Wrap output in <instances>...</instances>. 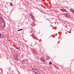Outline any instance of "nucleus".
<instances>
[{"label":"nucleus","instance_id":"nucleus-17","mask_svg":"<svg viewBox=\"0 0 74 74\" xmlns=\"http://www.w3.org/2000/svg\"><path fill=\"white\" fill-rule=\"evenodd\" d=\"M72 12H73V14H74V10H72Z\"/></svg>","mask_w":74,"mask_h":74},{"label":"nucleus","instance_id":"nucleus-15","mask_svg":"<svg viewBox=\"0 0 74 74\" xmlns=\"http://www.w3.org/2000/svg\"><path fill=\"white\" fill-rule=\"evenodd\" d=\"M44 59V57H41V58H40V59Z\"/></svg>","mask_w":74,"mask_h":74},{"label":"nucleus","instance_id":"nucleus-11","mask_svg":"<svg viewBox=\"0 0 74 74\" xmlns=\"http://www.w3.org/2000/svg\"><path fill=\"white\" fill-rule=\"evenodd\" d=\"M23 30V29H20L18 30V32H19V31H21V30Z\"/></svg>","mask_w":74,"mask_h":74},{"label":"nucleus","instance_id":"nucleus-14","mask_svg":"<svg viewBox=\"0 0 74 74\" xmlns=\"http://www.w3.org/2000/svg\"><path fill=\"white\" fill-rule=\"evenodd\" d=\"M32 70H35V69H34V68H32Z\"/></svg>","mask_w":74,"mask_h":74},{"label":"nucleus","instance_id":"nucleus-2","mask_svg":"<svg viewBox=\"0 0 74 74\" xmlns=\"http://www.w3.org/2000/svg\"><path fill=\"white\" fill-rule=\"evenodd\" d=\"M65 17L66 18H70V15L69 14V13H65Z\"/></svg>","mask_w":74,"mask_h":74},{"label":"nucleus","instance_id":"nucleus-8","mask_svg":"<svg viewBox=\"0 0 74 74\" xmlns=\"http://www.w3.org/2000/svg\"><path fill=\"white\" fill-rule=\"evenodd\" d=\"M46 58L47 59V60H48V59H49V57L48 56H47V57H46Z\"/></svg>","mask_w":74,"mask_h":74},{"label":"nucleus","instance_id":"nucleus-6","mask_svg":"<svg viewBox=\"0 0 74 74\" xmlns=\"http://www.w3.org/2000/svg\"><path fill=\"white\" fill-rule=\"evenodd\" d=\"M40 60L42 62H45V59H41Z\"/></svg>","mask_w":74,"mask_h":74},{"label":"nucleus","instance_id":"nucleus-24","mask_svg":"<svg viewBox=\"0 0 74 74\" xmlns=\"http://www.w3.org/2000/svg\"><path fill=\"white\" fill-rule=\"evenodd\" d=\"M31 36H32V35H31Z\"/></svg>","mask_w":74,"mask_h":74},{"label":"nucleus","instance_id":"nucleus-20","mask_svg":"<svg viewBox=\"0 0 74 74\" xmlns=\"http://www.w3.org/2000/svg\"><path fill=\"white\" fill-rule=\"evenodd\" d=\"M73 9H71V10H70V11H73Z\"/></svg>","mask_w":74,"mask_h":74},{"label":"nucleus","instance_id":"nucleus-23","mask_svg":"<svg viewBox=\"0 0 74 74\" xmlns=\"http://www.w3.org/2000/svg\"><path fill=\"white\" fill-rule=\"evenodd\" d=\"M32 38H34V37H33V36H32Z\"/></svg>","mask_w":74,"mask_h":74},{"label":"nucleus","instance_id":"nucleus-10","mask_svg":"<svg viewBox=\"0 0 74 74\" xmlns=\"http://www.w3.org/2000/svg\"><path fill=\"white\" fill-rule=\"evenodd\" d=\"M29 15L30 16H30L32 15V14L30 13H29Z\"/></svg>","mask_w":74,"mask_h":74},{"label":"nucleus","instance_id":"nucleus-5","mask_svg":"<svg viewBox=\"0 0 74 74\" xmlns=\"http://www.w3.org/2000/svg\"><path fill=\"white\" fill-rule=\"evenodd\" d=\"M30 17L32 19H34L35 18L34 17L33 15H32L31 16H30Z\"/></svg>","mask_w":74,"mask_h":74},{"label":"nucleus","instance_id":"nucleus-13","mask_svg":"<svg viewBox=\"0 0 74 74\" xmlns=\"http://www.w3.org/2000/svg\"><path fill=\"white\" fill-rule=\"evenodd\" d=\"M49 63V64H52V62H50Z\"/></svg>","mask_w":74,"mask_h":74},{"label":"nucleus","instance_id":"nucleus-19","mask_svg":"<svg viewBox=\"0 0 74 74\" xmlns=\"http://www.w3.org/2000/svg\"><path fill=\"white\" fill-rule=\"evenodd\" d=\"M22 62H23V63H24L25 61H23V60H22Z\"/></svg>","mask_w":74,"mask_h":74},{"label":"nucleus","instance_id":"nucleus-1","mask_svg":"<svg viewBox=\"0 0 74 74\" xmlns=\"http://www.w3.org/2000/svg\"><path fill=\"white\" fill-rule=\"evenodd\" d=\"M3 24H4V28H5V23L3 18L2 17H0V27H2Z\"/></svg>","mask_w":74,"mask_h":74},{"label":"nucleus","instance_id":"nucleus-22","mask_svg":"<svg viewBox=\"0 0 74 74\" xmlns=\"http://www.w3.org/2000/svg\"><path fill=\"white\" fill-rule=\"evenodd\" d=\"M16 49H18V47H16Z\"/></svg>","mask_w":74,"mask_h":74},{"label":"nucleus","instance_id":"nucleus-3","mask_svg":"<svg viewBox=\"0 0 74 74\" xmlns=\"http://www.w3.org/2000/svg\"><path fill=\"white\" fill-rule=\"evenodd\" d=\"M34 73L36 74H40V72L38 71L37 70H36L35 71H34Z\"/></svg>","mask_w":74,"mask_h":74},{"label":"nucleus","instance_id":"nucleus-9","mask_svg":"<svg viewBox=\"0 0 74 74\" xmlns=\"http://www.w3.org/2000/svg\"><path fill=\"white\" fill-rule=\"evenodd\" d=\"M63 11H64L65 12H67V11H66V9H63Z\"/></svg>","mask_w":74,"mask_h":74},{"label":"nucleus","instance_id":"nucleus-16","mask_svg":"<svg viewBox=\"0 0 74 74\" xmlns=\"http://www.w3.org/2000/svg\"><path fill=\"white\" fill-rule=\"evenodd\" d=\"M16 60H19V59H18V58H16Z\"/></svg>","mask_w":74,"mask_h":74},{"label":"nucleus","instance_id":"nucleus-25","mask_svg":"<svg viewBox=\"0 0 74 74\" xmlns=\"http://www.w3.org/2000/svg\"><path fill=\"white\" fill-rule=\"evenodd\" d=\"M34 38V39H35V38Z\"/></svg>","mask_w":74,"mask_h":74},{"label":"nucleus","instance_id":"nucleus-7","mask_svg":"<svg viewBox=\"0 0 74 74\" xmlns=\"http://www.w3.org/2000/svg\"><path fill=\"white\" fill-rule=\"evenodd\" d=\"M10 6H12V5H13V3H10Z\"/></svg>","mask_w":74,"mask_h":74},{"label":"nucleus","instance_id":"nucleus-12","mask_svg":"<svg viewBox=\"0 0 74 74\" xmlns=\"http://www.w3.org/2000/svg\"><path fill=\"white\" fill-rule=\"evenodd\" d=\"M15 58H18V56H17V55L16 56H15Z\"/></svg>","mask_w":74,"mask_h":74},{"label":"nucleus","instance_id":"nucleus-4","mask_svg":"<svg viewBox=\"0 0 74 74\" xmlns=\"http://www.w3.org/2000/svg\"><path fill=\"white\" fill-rule=\"evenodd\" d=\"M5 36L4 35H2L1 34H0V39L4 38Z\"/></svg>","mask_w":74,"mask_h":74},{"label":"nucleus","instance_id":"nucleus-21","mask_svg":"<svg viewBox=\"0 0 74 74\" xmlns=\"http://www.w3.org/2000/svg\"><path fill=\"white\" fill-rule=\"evenodd\" d=\"M20 47H18V49H20Z\"/></svg>","mask_w":74,"mask_h":74},{"label":"nucleus","instance_id":"nucleus-18","mask_svg":"<svg viewBox=\"0 0 74 74\" xmlns=\"http://www.w3.org/2000/svg\"><path fill=\"white\" fill-rule=\"evenodd\" d=\"M33 51L34 52H36V50H34Z\"/></svg>","mask_w":74,"mask_h":74}]
</instances>
